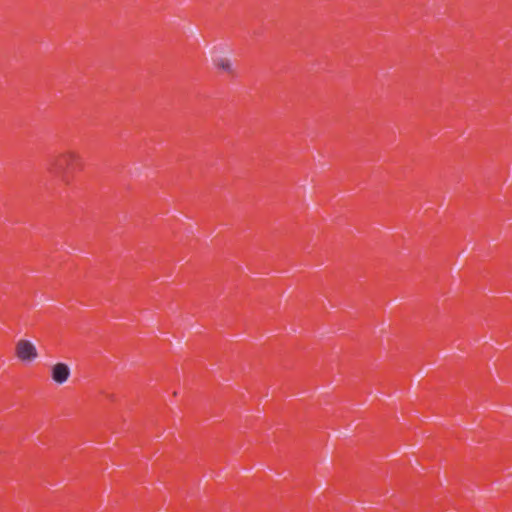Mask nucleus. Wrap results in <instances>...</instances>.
Listing matches in <instances>:
<instances>
[{"label": "nucleus", "instance_id": "obj_1", "mask_svg": "<svg viewBox=\"0 0 512 512\" xmlns=\"http://www.w3.org/2000/svg\"><path fill=\"white\" fill-rule=\"evenodd\" d=\"M16 356L23 362H31L38 356L37 349L28 340H19L15 347Z\"/></svg>", "mask_w": 512, "mask_h": 512}, {"label": "nucleus", "instance_id": "obj_2", "mask_svg": "<svg viewBox=\"0 0 512 512\" xmlns=\"http://www.w3.org/2000/svg\"><path fill=\"white\" fill-rule=\"evenodd\" d=\"M81 164V156L78 152L69 150L59 155L58 166L62 171L74 170Z\"/></svg>", "mask_w": 512, "mask_h": 512}, {"label": "nucleus", "instance_id": "obj_3", "mask_svg": "<svg viewBox=\"0 0 512 512\" xmlns=\"http://www.w3.org/2000/svg\"><path fill=\"white\" fill-rule=\"evenodd\" d=\"M70 376V369L64 363H57L52 367V379L57 384H63Z\"/></svg>", "mask_w": 512, "mask_h": 512}, {"label": "nucleus", "instance_id": "obj_4", "mask_svg": "<svg viewBox=\"0 0 512 512\" xmlns=\"http://www.w3.org/2000/svg\"><path fill=\"white\" fill-rule=\"evenodd\" d=\"M213 63L215 67L219 70H222L226 73L233 74L234 73V66L233 62L230 58L225 56L216 57L213 60Z\"/></svg>", "mask_w": 512, "mask_h": 512}]
</instances>
